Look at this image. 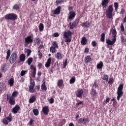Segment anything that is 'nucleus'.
Segmentation results:
<instances>
[{
  "mask_svg": "<svg viewBox=\"0 0 126 126\" xmlns=\"http://www.w3.org/2000/svg\"><path fill=\"white\" fill-rule=\"evenodd\" d=\"M63 36L65 38V43H70L72 39V32L69 30H66L63 32Z\"/></svg>",
  "mask_w": 126,
  "mask_h": 126,
  "instance_id": "f257e3e1",
  "label": "nucleus"
},
{
  "mask_svg": "<svg viewBox=\"0 0 126 126\" xmlns=\"http://www.w3.org/2000/svg\"><path fill=\"white\" fill-rule=\"evenodd\" d=\"M123 89H124V85L120 84L117 90V99L118 101H120V99L122 98L123 95H124V92H123Z\"/></svg>",
  "mask_w": 126,
  "mask_h": 126,
  "instance_id": "f03ea898",
  "label": "nucleus"
},
{
  "mask_svg": "<svg viewBox=\"0 0 126 126\" xmlns=\"http://www.w3.org/2000/svg\"><path fill=\"white\" fill-rule=\"evenodd\" d=\"M114 10V8H113L112 5H110L106 10V16L107 18L111 19L113 17V11Z\"/></svg>",
  "mask_w": 126,
  "mask_h": 126,
  "instance_id": "7ed1b4c3",
  "label": "nucleus"
},
{
  "mask_svg": "<svg viewBox=\"0 0 126 126\" xmlns=\"http://www.w3.org/2000/svg\"><path fill=\"white\" fill-rule=\"evenodd\" d=\"M35 88V81L34 80L31 79L30 83V85L29 86V90L31 93H35L36 92V90Z\"/></svg>",
  "mask_w": 126,
  "mask_h": 126,
  "instance_id": "20e7f679",
  "label": "nucleus"
},
{
  "mask_svg": "<svg viewBox=\"0 0 126 126\" xmlns=\"http://www.w3.org/2000/svg\"><path fill=\"white\" fill-rule=\"evenodd\" d=\"M6 20H16L17 19V15L14 13H11L6 14L4 17Z\"/></svg>",
  "mask_w": 126,
  "mask_h": 126,
  "instance_id": "39448f33",
  "label": "nucleus"
},
{
  "mask_svg": "<svg viewBox=\"0 0 126 126\" xmlns=\"http://www.w3.org/2000/svg\"><path fill=\"white\" fill-rule=\"evenodd\" d=\"M33 40H34V35L32 34H30L25 38V41L27 44L33 43Z\"/></svg>",
  "mask_w": 126,
  "mask_h": 126,
  "instance_id": "423d86ee",
  "label": "nucleus"
},
{
  "mask_svg": "<svg viewBox=\"0 0 126 126\" xmlns=\"http://www.w3.org/2000/svg\"><path fill=\"white\" fill-rule=\"evenodd\" d=\"M30 69H31V71L32 73V77H35L36 76V71L37 70V68H36V66L33 64H31L30 66Z\"/></svg>",
  "mask_w": 126,
  "mask_h": 126,
  "instance_id": "0eeeda50",
  "label": "nucleus"
},
{
  "mask_svg": "<svg viewBox=\"0 0 126 126\" xmlns=\"http://www.w3.org/2000/svg\"><path fill=\"white\" fill-rule=\"evenodd\" d=\"M17 59V54H16V53L15 52L11 54L9 59L10 63H14Z\"/></svg>",
  "mask_w": 126,
  "mask_h": 126,
  "instance_id": "6e6552de",
  "label": "nucleus"
},
{
  "mask_svg": "<svg viewBox=\"0 0 126 126\" xmlns=\"http://www.w3.org/2000/svg\"><path fill=\"white\" fill-rule=\"evenodd\" d=\"M7 100L9 101V103L10 105H15V99L12 96H10L8 95V94H6Z\"/></svg>",
  "mask_w": 126,
  "mask_h": 126,
  "instance_id": "1a4fd4ad",
  "label": "nucleus"
},
{
  "mask_svg": "<svg viewBox=\"0 0 126 126\" xmlns=\"http://www.w3.org/2000/svg\"><path fill=\"white\" fill-rule=\"evenodd\" d=\"M78 123L79 124H83L84 125H86L87 123H89V118H86L85 117L82 118L78 121Z\"/></svg>",
  "mask_w": 126,
  "mask_h": 126,
  "instance_id": "9d476101",
  "label": "nucleus"
},
{
  "mask_svg": "<svg viewBox=\"0 0 126 126\" xmlns=\"http://www.w3.org/2000/svg\"><path fill=\"white\" fill-rule=\"evenodd\" d=\"M116 41H117V38L115 37L112 39V40L109 39H106V44L109 46H113L116 43Z\"/></svg>",
  "mask_w": 126,
  "mask_h": 126,
  "instance_id": "9b49d317",
  "label": "nucleus"
},
{
  "mask_svg": "<svg viewBox=\"0 0 126 126\" xmlns=\"http://www.w3.org/2000/svg\"><path fill=\"white\" fill-rule=\"evenodd\" d=\"M110 35H112L113 38H116L117 37V31L116 30V28L113 26L111 29L110 32Z\"/></svg>",
  "mask_w": 126,
  "mask_h": 126,
  "instance_id": "f8f14e48",
  "label": "nucleus"
},
{
  "mask_svg": "<svg viewBox=\"0 0 126 126\" xmlns=\"http://www.w3.org/2000/svg\"><path fill=\"white\" fill-rule=\"evenodd\" d=\"M83 93H84V91H83V90H82V89L78 90L76 93L77 97H78V98H81V97H82V95H83Z\"/></svg>",
  "mask_w": 126,
  "mask_h": 126,
  "instance_id": "ddd939ff",
  "label": "nucleus"
},
{
  "mask_svg": "<svg viewBox=\"0 0 126 126\" xmlns=\"http://www.w3.org/2000/svg\"><path fill=\"white\" fill-rule=\"evenodd\" d=\"M20 110V107L19 105H16L14 108L12 109V112L13 114H17L19 110Z\"/></svg>",
  "mask_w": 126,
  "mask_h": 126,
  "instance_id": "4468645a",
  "label": "nucleus"
},
{
  "mask_svg": "<svg viewBox=\"0 0 126 126\" xmlns=\"http://www.w3.org/2000/svg\"><path fill=\"white\" fill-rule=\"evenodd\" d=\"M43 114H44V115H48L49 114V106H45L44 107H42V110Z\"/></svg>",
  "mask_w": 126,
  "mask_h": 126,
  "instance_id": "2eb2a0df",
  "label": "nucleus"
},
{
  "mask_svg": "<svg viewBox=\"0 0 126 126\" xmlns=\"http://www.w3.org/2000/svg\"><path fill=\"white\" fill-rule=\"evenodd\" d=\"M55 58L57 60H63V54L61 53L60 52H58L55 54Z\"/></svg>",
  "mask_w": 126,
  "mask_h": 126,
  "instance_id": "dca6fc26",
  "label": "nucleus"
},
{
  "mask_svg": "<svg viewBox=\"0 0 126 126\" xmlns=\"http://www.w3.org/2000/svg\"><path fill=\"white\" fill-rule=\"evenodd\" d=\"M109 0H102V2L101 3L103 8H105L108 5V3H109Z\"/></svg>",
  "mask_w": 126,
  "mask_h": 126,
  "instance_id": "f3484780",
  "label": "nucleus"
},
{
  "mask_svg": "<svg viewBox=\"0 0 126 126\" xmlns=\"http://www.w3.org/2000/svg\"><path fill=\"white\" fill-rule=\"evenodd\" d=\"M69 19H72V18H74V17H75V15H76L75 12L71 11L69 12Z\"/></svg>",
  "mask_w": 126,
  "mask_h": 126,
  "instance_id": "a211bd4d",
  "label": "nucleus"
},
{
  "mask_svg": "<svg viewBox=\"0 0 126 126\" xmlns=\"http://www.w3.org/2000/svg\"><path fill=\"white\" fill-rule=\"evenodd\" d=\"M61 9H62L61 6L58 7L56 9L53 11L54 14H60L61 13Z\"/></svg>",
  "mask_w": 126,
  "mask_h": 126,
  "instance_id": "6ab92c4d",
  "label": "nucleus"
},
{
  "mask_svg": "<svg viewBox=\"0 0 126 126\" xmlns=\"http://www.w3.org/2000/svg\"><path fill=\"white\" fill-rule=\"evenodd\" d=\"M90 62H92V58H91V56H87L85 58V63H90Z\"/></svg>",
  "mask_w": 126,
  "mask_h": 126,
  "instance_id": "aec40b11",
  "label": "nucleus"
},
{
  "mask_svg": "<svg viewBox=\"0 0 126 126\" xmlns=\"http://www.w3.org/2000/svg\"><path fill=\"white\" fill-rule=\"evenodd\" d=\"M8 84L11 87L13 86L14 84V79L13 78H10L8 81Z\"/></svg>",
  "mask_w": 126,
  "mask_h": 126,
  "instance_id": "412c9836",
  "label": "nucleus"
},
{
  "mask_svg": "<svg viewBox=\"0 0 126 126\" xmlns=\"http://www.w3.org/2000/svg\"><path fill=\"white\" fill-rule=\"evenodd\" d=\"M52 62V58H49L45 63L46 67H50V65H51V63Z\"/></svg>",
  "mask_w": 126,
  "mask_h": 126,
  "instance_id": "4be33fe9",
  "label": "nucleus"
},
{
  "mask_svg": "<svg viewBox=\"0 0 126 126\" xmlns=\"http://www.w3.org/2000/svg\"><path fill=\"white\" fill-rule=\"evenodd\" d=\"M35 101H36V96H35V95H33L32 97H30L29 99V103L30 104H32V103H34Z\"/></svg>",
  "mask_w": 126,
  "mask_h": 126,
  "instance_id": "5701e85b",
  "label": "nucleus"
},
{
  "mask_svg": "<svg viewBox=\"0 0 126 126\" xmlns=\"http://www.w3.org/2000/svg\"><path fill=\"white\" fill-rule=\"evenodd\" d=\"M81 43L82 45H86V44H87V39H86V37H83Z\"/></svg>",
  "mask_w": 126,
  "mask_h": 126,
  "instance_id": "b1692460",
  "label": "nucleus"
},
{
  "mask_svg": "<svg viewBox=\"0 0 126 126\" xmlns=\"http://www.w3.org/2000/svg\"><path fill=\"white\" fill-rule=\"evenodd\" d=\"M82 26H84L85 28H89V27H90V23H89V22H86L82 24Z\"/></svg>",
  "mask_w": 126,
  "mask_h": 126,
  "instance_id": "393cba45",
  "label": "nucleus"
},
{
  "mask_svg": "<svg viewBox=\"0 0 126 126\" xmlns=\"http://www.w3.org/2000/svg\"><path fill=\"white\" fill-rule=\"evenodd\" d=\"M103 62L102 61H100L96 65V67L98 69H100V68H102L103 67Z\"/></svg>",
  "mask_w": 126,
  "mask_h": 126,
  "instance_id": "a878e982",
  "label": "nucleus"
},
{
  "mask_svg": "<svg viewBox=\"0 0 126 126\" xmlns=\"http://www.w3.org/2000/svg\"><path fill=\"white\" fill-rule=\"evenodd\" d=\"M41 89L43 91H47V87H46V82H44L41 85Z\"/></svg>",
  "mask_w": 126,
  "mask_h": 126,
  "instance_id": "bb28decb",
  "label": "nucleus"
},
{
  "mask_svg": "<svg viewBox=\"0 0 126 126\" xmlns=\"http://www.w3.org/2000/svg\"><path fill=\"white\" fill-rule=\"evenodd\" d=\"M63 84V80H59L58 82V86L59 88H62V86Z\"/></svg>",
  "mask_w": 126,
  "mask_h": 126,
  "instance_id": "cd10ccee",
  "label": "nucleus"
},
{
  "mask_svg": "<svg viewBox=\"0 0 126 126\" xmlns=\"http://www.w3.org/2000/svg\"><path fill=\"white\" fill-rule=\"evenodd\" d=\"M26 56L24 54H22L20 56V62H24L25 61Z\"/></svg>",
  "mask_w": 126,
  "mask_h": 126,
  "instance_id": "c85d7f7f",
  "label": "nucleus"
},
{
  "mask_svg": "<svg viewBox=\"0 0 126 126\" xmlns=\"http://www.w3.org/2000/svg\"><path fill=\"white\" fill-rule=\"evenodd\" d=\"M69 25H70V29H73V28H74V27L76 26V22H74L72 23V24H71V22H70L69 23Z\"/></svg>",
  "mask_w": 126,
  "mask_h": 126,
  "instance_id": "c756f323",
  "label": "nucleus"
},
{
  "mask_svg": "<svg viewBox=\"0 0 126 126\" xmlns=\"http://www.w3.org/2000/svg\"><path fill=\"white\" fill-rule=\"evenodd\" d=\"M38 27H39V31H40L41 32H42V31L44 30V24L40 23Z\"/></svg>",
  "mask_w": 126,
  "mask_h": 126,
  "instance_id": "7c9ffc66",
  "label": "nucleus"
},
{
  "mask_svg": "<svg viewBox=\"0 0 126 126\" xmlns=\"http://www.w3.org/2000/svg\"><path fill=\"white\" fill-rule=\"evenodd\" d=\"M100 40L101 42H105V33H101Z\"/></svg>",
  "mask_w": 126,
  "mask_h": 126,
  "instance_id": "2f4dec72",
  "label": "nucleus"
},
{
  "mask_svg": "<svg viewBox=\"0 0 126 126\" xmlns=\"http://www.w3.org/2000/svg\"><path fill=\"white\" fill-rule=\"evenodd\" d=\"M17 95H18V92L15 91L13 92V93L12 94V96L11 97L15 98V97H16V96H17Z\"/></svg>",
  "mask_w": 126,
  "mask_h": 126,
  "instance_id": "473e14b6",
  "label": "nucleus"
},
{
  "mask_svg": "<svg viewBox=\"0 0 126 126\" xmlns=\"http://www.w3.org/2000/svg\"><path fill=\"white\" fill-rule=\"evenodd\" d=\"M50 51L53 54L56 53V48L54 46H51L50 48Z\"/></svg>",
  "mask_w": 126,
  "mask_h": 126,
  "instance_id": "72a5a7b5",
  "label": "nucleus"
},
{
  "mask_svg": "<svg viewBox=\"0 0 126 126\" xmlns=\"http://www.w3.org/2000/svg\"><path fill=\"white\" fill-rule=\"evenodd\" d=\"M70 84H72L75 82V77L73 76L69 81Z\"/></svg>",
  "mask_w": 126,
  "mask_h": 126,
  "instance_id": "f704fd0d",
  "label": "nucleus"
},
{
  "mask_svg": "<svg viewBox=\"0 0 126 126\" xmlns=\"http://www.w3.org/2000/svg\"><path fill=\"white\" fill-rule=\"evenodd\" d=\"M32 112L33 113L34 116H38V115H39V111L37 109H33Z\"/></svg>",
  "mask_w": 126,
  "mask_h": 126,
  "instance_id": "c9c22d12",
  "label": "nucleus"
},
{
  "mask_svg": "<svg viewBox=\"0 0 126 126\" xmlns=\"http://www.w3.org/2000/svg\"><path fill=\"white\" fill-rule=\"evenodd\" d=\"M28 72V70H22L20 73L21 76H24Z\"/></svg>",
  "mask_w": 126,
  "mask_h": 126,
  "instance_id": "e433bc0d",
  "label": "nucleus"
},
{
  "mask_svg": "<svg viewBox=\"0 0 126 126\" xmlns=\"http://www.w3.org/2000/svg\"><path fill=\"white\" fill-rule=\"evenodd\" d=\"M10 57V50H8L7 51L6 60L8 61L9 57Z\"/></svg>",
  "mask_w": 126,
  "mask_h": 126,
  "instance_id": "4c0bfd02",
  "label": "nucleus"
},
{
  "mask_svg": "<svg viewBox=\"0 0 126 126\" xmlns=\"http://www.w3.org/2000/svg\"><path fill=\"white\" fill-rule=\"evenodd\" d=\"M33 62V58H30L28 60V64L29 65H31V63H32V62Z\"/></svg>",
  "mask_w": 126,
  "mask_h": 126,
  "instance_id": "58836bf2",
  "label": "nucleus"
},
{
  "mask_svg": "<svg viewBox=\"0 0 126 126\" xmlns=\"http://www.w3.org/2000/svg\"><path fill=\"white\" fill-rule=\"evenodd\" d=\"M6 119L8 122H11L12 121V116H11V114H9L8 117H6Z\"/></svg>",
  "mask_w": 126,
  "mask_h": 126,
  "instance_id": "ea45409f",
  "label": "nucleus"
},
{
  "mask_svg": "<svg viewBox=\"0 0 126 126\" xmlns=\"http://www.w3.org/2000/svg\"><path fill=\"white\" fill-rule=\"evenodd\" d=\"M53 46L56 49H59V45H58V43H57V42L56 41L53 42Z\"/></svg>",
  "mask_w": 126,
  "mask_h": 126,
  "instance_id": "a19ab883",
  "label": "nucleus"
},
{
  "mask_svg": "<svg viewBox=\"0 0 126 126\" xmlns=\"http://www.w3.org/2000/svg\"><path fill=\"white\" fill-rule=\"evenodd\" d=\"M114 7L115 9V11H118V7H119V3L118 2L114 3Z\"/></svg>",
  "mask_w": 126,
  "mask_h": 126,
  "instance_id": "79ce46f5",
  "label": "nucleus"
},
{
  "mask_svg": "<svg viewBox=\"0 0 126 126\" xmlns=\"http://www.w3.org/2000/svg\"><path fill=\"white\" fill-rule=\"evenodd\" d=\"M110 101V98L109 97H107L106 100H104L103 101V105H106V104H107V103H109V102Z\"/></svg>",
  "mask_w": 126,
  "mask_h": 126,
  "instance_id": "37998d69",
  "label": "nucleus"
},
{
  "mask_svg": "<svg viewBox=\"0 0 126 126\" xmlns=\"http://www.w3.org/2000/svg\"><path fill=\"white\" fill-rule=\"evenodd\" d=\"M35 42L37 45H39L40 43H41V40H40V38L37 37L35 39Z\"/></svg>",
  "mask_w": 126,
  "mask_h": 126,
  "instance_id": "c03bdc74",
  "label": "nucleus"
},
{
  "mask_svg": "<svg viewBox=\"0 0 126 126\" xmlns=\"http://www.w3.org/2000/svg\"><path fill=\"white\" fill-rule=\"evenodd\" d=\"M13 9H15V10H17V9H19V5L18 4H15L13 7Z\"/></svg>",
  "mask_w": 126,
  "mask_h": 126,
  "instance_id": "a18cd8bd",
  "label": "nucleus"
},
{
  "mask_svg": "<svg viewBox=\"0 0 126 126\" xmlns=\"http://www.w3.org/2000/svg\"><path fill=\"white\" fill-rule=\"evenodd\" d=\"M93 86V87H94V88H97V87L99 86V85L98 84V83H97V81H94Z\"/></svg>",
  "mask_w": 126,
  "mask_h": 126,
  "instance_id": "49530a36",
  "label": "nucleus"
},
{
  "mask_svg": "<svg viewBox=\"0 0 126 126\" xmlns=\"http://www.w3.org/2000/svg\"><path fill=\"white\" fill-rule=\"evenodd\" d=\"M103 80H106V81H108L109 79V76L104 75L103 77Z\"/></svg>",
  "mask_w": 126,
  "mask_h": 126,
  "instance_id": "de8ad7c7",
  "label": "nucleus"
},
{
  "mask_svg": "<svg viewBox=\"0 0 126 126\" xmlns=\"http://www.w3.org/2000/svg\"><path fill=\"white\" fill-rule=\"evenodd\" d=\"M108 83H109L110 84H113V83H114V78H110Z\"/></svg>",
  "mask_w": 126,
  "mask_h": 126,
  "instance_id": "09e8293b",
  "label": "nucleus"
},
{
  "mask_svg": "<svg viewBox=\"0 0 126 126\" xmlns=\"http://www.w3.org/2000/svg\"><path fill=\"white\" fill-rule=\"evenodd\" d=\"M33 124H34V120L31 119L29 123V125L30 126H32Z\"/></svg>",
  "mask_w": 126,
  "mask_h": 126,
  "instance_id": "8fccbe9b",
  "label": "nucleus"
},
{
  "mask_svg": "<svg viewBox=\"0 0 126 126\" xmlns=\"http://www.w3.org/2000/svg\"><path fill=\"white\" fill-rule=\"evenodd\" d=\"M121 30L122 32L125 31V27H124V24L122 23L120 26Z\"/></svg>",
  "mask_w": 126,
  "mask_h": 126,
  "instance_id": "3c124183",
  "label": "nucleus"
},
{
  "mask_svg": "<svg viewBox=\"0 0 126 126\" xmlns=\"http://www.w3.org/2000/svg\"><path fill=\"white\" fill-rule=\"evenodd\" d=\"M92 45L93 47H96V46H97V42L95 40L93 41L92 42Z\"/></svg>",
  "mask_w": 126,
  "mask_h": 126,
  "instance_id": "603ef678",
  "label": "nucleus"
},
{
  "mask_svg": "<svg viewBox=\"0 0 126 126\" xmlns=\"http://www.w3.org/2000/svg\"><path fill=\"white\" fill-rule=\"evenodd\" d=\"M49 103L50 104H54V102H55V100H54V98L51 97L50 99H49Z\"/></svg>",
  "mask_w": 126,
  "mask_h": 126,
  "instance_id": "864d4df0",
  "label": "nucleus"
},
{
  "mask_svg": "<svg viewBox=\"0 0 126 126\" xmlns=\"http://www.w3.org/2000/svg\"><path fill=\"white\" fill-rule=\"evenodd\" d=\"M31 55V50L30 49L27 50V57H29Z\"/></svg>",
  "mask_w": 126,
  "mask_h": 126,
  "instance_id": "5fc2aeb1",
  "label": "nucleus"
},
{
  "mask_svg": "<svg viewBox=\"0 0 126 126\" xmlns=\"http://www.w3.org/2000/svg\"><path fill=\"white\" fill-rule=\"evenodd\" d=\"M3 123L4 125H8V121H7V119H3Z\"/></svg>",
  "mask_w": 126,
  "mask_h": 126,
  "instance_id": "6e6d98bb",
  "label": "nucleus"
},
{
  "mask_svg": "<svg viewBox=\"0 0 126 126\" xmlns=\"http://www.w3.org/2000/svg\"><path fill=\"white\" fill-rule=\"evenodd\" d=\"M60 36V34L58 32H55L53 34V36L55 37H59Z\"/></svg>",
  "mask_w": 126,
  "mask_h": 126,
  "instance_id": "4d7b16f0",
  "label": "nucleus"
},
{
  "mask_svg": "<svg viewBox=\"0 0 126 126\" xmlns=\"http://www.w3.org/2000/svg\"><path fill=\"white\" fill-rule=\"evenodd\" d=\"M38 56L39 59H42V53L40 52V50L38 51Z\"/></svg>",
  "mask_w": 126,
  "mask_h": 126,
  "instance_id": "13d9d810",
  "label": "nucleus"
},
{
  "mask_svg": "<svg viewBox=\"0 0 126 126\" xmlns=\"http://www.w3.org/2000/svg\"><path fill=\"white\" fill-rule=\"evenodd\" d=\"M121 41L122 43H124V42H126V39H125V37H124V36H121Z\"/></svg>",
  "mask_w": 126,
  "mask_h": 126,
  "instance_id": "bf43d9fd",
  "label": "nucleus"
},
{
  "mask_svg": "<svg viewBox=\"0 0 126 126\" xmlns=\"http://www.w3.org/2000/svg\"><path fill=\"white\" fill-rule=\"evenodd\" d=\"M1 71H3V72H5V71H6V69H5V67H4V66H1Z\"/></svg>",
  "mask_w": 126,
  "mask_h": 126,
  "instance_id": "052dcab7",
  "label": "nucleus"
},
{
  "mask_svg": "<svg viewBox=\"0 0 126 126\" xmlns=\"http://www.w3.org/2000/svg\"><path fill=\"white\" fill-rule=\"evenodd\" d=\"M83 104V101H80L76 104V106H79V105Z\"/></svg>",
  "mask_w": 126,
  "mask_h": 126,
  "instance_id": "680f3d73",
  "label": "nucleus"
},
{
  "mask_svg": "<svg viewBox=\"0 0 126 126\" xmlns=\"http://www.w3.org/2000/svg\"><path fill=\"white\" fill-rule=\"evenodd\" d=\"M126 10H125V9H122L120 13L121 14H124V13H125Z\"/></svg>",
  "mask_w": 126,
  "mask_h": 126,
  "instance_id": "e2e57ef3",
  "label": "nucleus"
},
{
  "mask_svg": "<svg viewBox=\"0 0 126 126\" xmlns=\"http://www.w3.org/2000/svg\"><path fill=\"white\" fill-rule=\"evenodd\" d=\"M84 52L85 53H89V49L88 48H85Z\"/></svg>",
  "mask_w": 126,
  "mask_h": 126,
  "instance_id": "0e129e2a",
  "label": "nucleus"
},
{
  "mask_svg": "<svg viewBox=\"0 0 126 126\" xmlns=\"http://www.w3.org/2000/svg\"><path fill=\"white\" fill-rule=\"evenodd\" d=\"M92 94H94V96H95V95H96V94H97V92H96V91H94L92 93Z\"/></svg>",
  "mask_w": 126,
  "mask_h": 126,
  "instance_id": "69168bd1",
  "label": "nucleus"
},
{
  "mask_svg": "<svg viewBox=\"0 0 126 126\" xmlns=\"http://www.w3.org/2000/svg\"><path fill=\"white\" fill-rule=\"evenodd\" d=\"M67 63V60H65V63H63V66H64V67H65V66H66Z\"/></svg>",
  "mask_w": 126,
  "mask_h": 126,
  "instance_id": "338daca9",
  "label": "nucleus"
},
{
  "mask_svg": "<svg viewBox=\"0 0 126 126\" xmlns=\"http://www.w3.org/2000/svg\"><path fill=\"white\" fill-rule=\"evenodd\" d=\"M25 80V79H24V78H21L20 82H24Z\"/></svg>",
  "mask_w": 126,
  "mask_h": 126,
  "instance_id": "774afa93",
  "label": "nucleus"
}]
</instances>
